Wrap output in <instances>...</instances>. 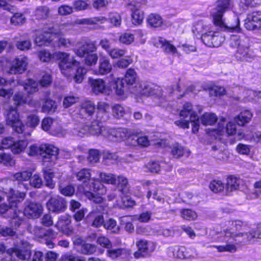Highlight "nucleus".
<instances>
[{
  "label": "nucleus",
  "mask_w": 261,
  "mask_h": 261,
  "mask_svg": "<svg viewBox=\"0 0 261 261\" xmlns=\"http://www.w3.org/2000/svg\"><path fill=\"white\" fill-rule=\"evenodd\" d=\"M233 5L232 0H218L215 7L213 9L211 14L214 24L220 31L230 33H241L239 18L234 16L231 20L226 22L223 17L224 14L230 10Z\"/></svg>",
  "instance_id": "f257e3e1"
},
{
  "label": "nucleus",
  "mask_w": 261,
  "mask_h": 261,
  "mask_svg": "<svg viewBox=\"0 0 261 261\" xmlns=\"http://www.w3.org/2000/svg\"><path fill=\"white\" fill-rule=\"evenodd\" d=\"M64 27V25H61L59 31L52 27L44 28L42 32H37L34 40L35 43L38 46H48L57 36L59 47H70L73 46L74 41L73 40L61 37L58 38L59 35L63 34L62 29Z\"/></svg>",
  "instance_id": "f03ea898"
},
{
  "label": "nucleus",
  "mask_w": 261,
  "mask_h": 261,
  "mask_svg": "<svg viewBox=\"0 0 261 261\" xmlns=\"http://www.w3.org/2000/svg\"><path fill=\"white\" fill-rule=\"evenodd\" d=\"M246 226V223L240 221L235 220L229 221L228 227L223 230V233L228 243H234L238 245L248 244L252 239V236L249 232H241L243 227Z\"/></svg>",
  "instance_id": "7ed1b4c3"
},
{
  "label": "nucleus",
  "mask_w": 261,
  "mask_h": 261,
  "mask_svg": "<svg viewBox=\"0 0 261 261\" xmlns=\"http://www.w3.org/2000/svg\"><path fill=\"white\" fill-rule=\"evenodd\" d=\"M138 86L132 90V93L140 94L146 96L155 95L160 98H167V96L172 95L175 92H180L178 85L170 86L166 89V92L162 91V88L153 83L141 82L138 83Z\"/></svg>",
  "instance_id": "20e7f679"
},
{
  "label": "nucleus",
  "mask_w": 261,
  "mask_h": 261,
  "mask_svg": "<svg viewBox=\"0 0 261 261\" xmlns=\"http://www.w3.org/2000/svg\"><path fill=\"white\" fill-rule=\"evenodd\" d=\"M28 142L27 139H20L16 141L11 137L3 139L2 145H0V163L5 165H10L12 162L11 155L6 153L4 149L10 148L14 154H18L23 151L28 146Z\"/></svg>",
  "instance_id": "39448f33"
},
{
  "label": "nucleus",
  "mask_w": 261,
  "mask_h": 261,
  "mask_svg": "<svg viewBox=\"0 0 261 261\" xmlns=\"http://www.w3.org/2000/svg\"><path fill=\"white\" fill-rule=\"evenodd\" d=\"M77 193L84 195L88 199L96 203H100L103 199L100 196L106 193L107 190L100 182L82 183L77 186Z\"/></svg>",
  "instance_id": "423d86ee"
},
{
  "label": "nucleus",
  "mask_w": 261,
  "mask_h": 261,
  "mask_svg": "<svg viewBox=\"0 0 261 261\" xmlns=\"http://www.w3.org/2000/svg\"><path fill=\"white\" fill-rule=\"evenodd\" d=\"M179 116L180 119L175 121L174 123L178 126L182 128L189 127L190 121L192 123V132L196 133L199 130L200 120L196 112L193 111L191 103L186 102L180 111Z\"/></svg>",
  "instance_id": "0eeeda50"
},
{
  "label": "nucleus",
  "mask_w": 261,
  "mask_h": 261,
  "mask_svg": "<svg viewBox=\"0 0 261 261\" xmlns=\"http://www.w3.org/2000/svg\"><path fill=\"white\" fill-rule=\"evenodd\" d=\"M230 47L236 49V57L238 60L249 61V39L243 34L231 35L228 41Z\"/></svg>",
  "instance_id": "6e6552de"
},
{
  "label": "nucleus",
  "mask_w": 261,
  "mask_h": 261,
  "mask_svg": "<svg viewBox=\"0 0 261 261\" xmlns=\"http://www.w3.org/2000/svg\"><path fill=\"white\" fill-rule=\"evenodd\" d=\"M137 76L134 69L130 68L127 70L123 79L117 78L115 81V87L117 95H121L125 92L132 93V90L138 86Z\"/></svg>",
  "instance_id": "1a4fd4ad"
},
{
  "label": "nucleus",
  "mask_w": 261,
  "mask_h": 261,
  "mask_svg": "<svg viewBox=\"0 0 261 261\" xmlns=\"http://www.w3.org/2000/svg\"><path fill=\"white\" fill-rule=\"evenodd\" d=\"M59 149L52 145L43 144L38 146L36 144L30 146L28 153L30 156L40 155L43 162L54 163L58 159Z\"/></svg>",
  "instance_id": "9d476101"
},
{
  "label": "nucleus",
  "mask_w": 261,
  "mask_h": 261,
  "mask_svg": "<svg viewBox=\"0 0 261 261\" xmlns=\"http://www.w3.org/2000/svg\"><path fill=\"white\" fill-rule=\"evenodd\" d=\"M25 197L24 192L12 190L11 196L8 199L9 204L4 203L0 205V214L5 218H9L17 210L18 203L21 202Z\"/></svg>",
  "instance_id": "9b49d317"
},
{
  "label": "nucleus",
  "mask_w": 261,
  "mask_h": 261,
  "mask_svg": "<svg viewBox=\"0 0 261 261\" xmlns=\"http://www.w3.org/2000/svg\"><path fill=\"white\" fill-rule=\"evenodd\" d=\"M75 128L76 135L82 137L83 135L89 134L92 135L103 136V130L107 129L108 127L103 126L101 123L95 121L93 118L91 121H81Z\"/></svg>",
  "instance_id": "f8f14e48"
},
{
  "label": "nucleus",
  "mask_w": 261,
  "mask_h": 261,
  "mask_svg": "<svg viewBox=\"0 0 261 261\" xmlns=\"http://www.w3.org/2000/svg\"><path fill=\"white\" fill-rule=\"evenodd\" d=\"M6 123L11 126L15 132L22 134V136L25 137L31 135L29 131H26L25 127L20 119L16 107H11L7 111Z\"/></svg>",
  "instance_id": "ddd939ff"
},
{
  "label": "nucleus",
  "mask_w": 261,
  "mask_h": 261,
  "mask_svg": "<svg viewBox=\"0 0 261 261\" xmlns=\"http://www.w3.org/2000/svg\"><path fill=\"white\" fill-rule=\"evenodd\" d=\"M145 3V0L132 1L128 4V8L132 11V23L135 25L140 24L144 19V13L140 10L141 6Z\"/></svg>",
  "instance_id": "4468645a"
},
{
  "label": "nucleus",
  "mask_w": 261,
  "mask_h": 261,
  "mask_svg": "<svg viewBox=\"0 0 261 261\" xmlns=\"http://www.w3.org/2000/svg\"><path fill=\"white\" fill-rule=\"evenodd\" d=\"M30 247L28 246L25 249H16L13 253L18 258L22 260L31 259V261H43V254L40 251H34L32 254L30 250Z\"/></svg>",
  "instance_id": "2eb2a0df"
},
{
  "label": "nucleus",
  "mask_w": 261,
  "mask_h": 261,
  "mask_svg": "<svg viewBox=\"0 0 261 261\" xmlns=\"http://www.w3.org/2000/svg\"><path fill=\"white\" fill-rule=\"evenodd\" d=\"M136 246L138 249L134 254L136 258L148 256L155 249V246L153 242L145 240H140L137 241Z\"/></svg>",
  "instance_id": "dca6fc26"
},
{
  "label": "nucleus",
  "mask_w": 261,
  "mask_h": 261,
  "mask_svg": "<svg viewBox=\"0 0 261 261\" xmlns=\"http://www.w3.org/2000/svg\"><path fill=\"white\" fill-rule=\"evenodd\" d=\"M46 207L50 212L60 214L65 211L67 202L64 198L57 196L49 199L46 203Z\"/></svg>",
  "instance_id": "f3484780"
},
{
  "label": "nucleus",
  "mask_w": 261,
  "mask_h": 261,
  "mask_svg": "<svg viewBox=\"0 0 261 261\" xmlns=\"http://www.w3.org/2000/svg\"><path fill=\"white\" fill-rule=\"evenodd\" d=\"M95 105L94 103L90 100H85L81 105V108L78 114V118L81 121H91L93 117L95 112Z\"/></svg>",
  "instance_id": "a211bd4d"
},
{
  "label": "nucleus",
  "mask_w": 261,
  "mask_h": 261,
  "mask_svg": "<svg viewBox=\"0 0 261 261\" xmlns=\"http://www.w3.org/2000/svg\"><path fill=\"white\" fill-rule=\"evenodd\" d=\"M244 27L249 31L261 30V11L248 14L245 20Z\"/></svg>",
  "instance_id": "6ab92c4d"
},
{
  "label": "nucleus",
  "mask_w": 261,
  "mask_h": 261,
  "mask_svg": "<svg viewBox=\"0 0 261 261\" xmlns=\"http://www.w3.org/2000/svg\"><path fill=\"white\" fill-rule=\"evenodd\" d=\"M103 136L112 141H120L127 136V130L124 128H112L107 127L103 130Z\"/></svg>",
  "instance_id": "aec40b11"
},
{
  "label": "nucleus",
  "mask_w": 261,
  "mask_h": 261,
  "mask_svg": "<svg viewBox=\"0 0 261 261\" xmlns=\"http://www.w3.org/2000/svg\"><path fill=\"white\" fill-rule=\"evenodd\" d=\"M43 211L42 205L37 202L27 201L25 203L24 211L22 212L24 217L28 218H37Z\"/></svg>",
  "instance_id": "412c9836"
},
{
  "label": "nucleus",
  "mask_w": 261,
  "mask_h": 261,
  "mask_svg": "<svg viewBox=\"0 0 261 261\" xmlns=\"http://www.w3.org/2000/svg\"><path fill=\"white\" fill-rule=\"evenodd\" d=\"M209 27L206 25H204L202 22H198L195 29H193V31H196L197 33L201 34V41L206 46H207V42L206 40L210 41H212L213 36L215 34V31H209Z\"/></svg>",
  "instance_id": "4be33fe9"
},
{
  "label": "nucleus",
  "mask_w": 261,
  "mask_h": 261,
  "mask_svg": "<svg viewBox=\"0 0 261 261\" xmlns=\"http://www.w3.org/2000/svg\"><path fill=\"white\" fill-rule=\"evenodd\" d=\"M85 220L87 224L94 227L103 226L105 221L103 215L97 211L89 213Z\"/></svg>",
  "instance_id": "5701e85b"
},
{
  "label": "nucleus",
  "mask_w": 261,
  "mask_h": 261,
  "mask_svg": "<svg viewBox=\"0 0 261 261\" xmlns=\"http://www.w3.org/2000/svg\"><path fill=\"white\" fill-rule=\"evenodd\" d=\"M28 63V57L23 55L11 58L3 57L0 60V65H27Z\"/></svg>",
  "instance_id": "b1692460"
},
{
  "label": "nucleus",
  "mask_w": 261,
  "mask_h": 261,
  "mask_svg": "<svg viewBox=\"0 0 261 261\" xmlns=\"http://www.w3.org/2000/svg\"><path fill=\"white\" fill-rule=\"evenodd\" d=\"M53 58H55V60L59 61L62 64L69 65H75L77 62L72 56L65 52H56L53 54Z\"/></svg>",
  "instance_id": "393cba45"
},
{
  "label": "nucleus",
  "mask_w": 261,
  "mask_h": 261,
  "mask_svg": "<svg viewBox=\"0 0 261 261\" xmlns=\"http://www.w3.org/2000/svg\"><path fill=\"white\" fill-rule=\"evenodd\" d=\"M97 47L94 41L86 42L79 48L74 50L75 54L80 57H83L89 53L96 51Z\"/></svg>",
  "instance_id": "a878e982"
},
{
  "label": "nucleus",
  "mask_w": 261,
  "mask_h": 261,
  "mask_svg": "<svg viewBox=\"0 0 261 261\" xmlns=\"http://www.w3.org/2000/svg\"><path fill=\"white\" fill-rule=\"evenodd\" d=\"M10 224L11 226L17 229L25 221V217L22 212L17 210V209L10 216Z\"/></svg>",
  "instance_id": "bb28decb"
},
{
  "label": "nucleus",
  "mask_w": 261,
  "mask_h": 261,
  "mask_svg": "<svg viewBox=\"0 0 261 261\" xmlns=\"http://www.w3.org/2000/svg\"><path fill=\"white\" fill-rule=\"evenodd\" d=\"M129 253L128 251L124 248H112L107 249L106 252L107 256L113 259L119 258H125Z\"/></svg>",
  "instance_id": "cd10ccee"
},
{
  "label": "nucleus",
  "mask_w": 261,
  "mask_h": 261,
  "mask_svg": "<svg viewBox=\"0 0 261 261\" xmlns=\"http://www.w3.org/2000/svg\"><path fill=\"white\" fill-rule=\"evenodd\" d=\"M35 233L40 237H47L50 239H55L58 234V232L55 231L52 229L44 230L41 226H36L34 229Z\"/></svg>",
  "instance_id": "c85d7f7f"
},
{
  "label": "nucleus",
  "mask_w": 261,
  "mask_h": 261,
  "mask_svg": "<svg viewBox=\"0 0 261 261\" xmlns=\"http://www.w3.org/2000/svg\"><path fill=\"white\" fill-rule=\"evenodd\" d=\"M117 188L123 194H127L130 191V187L127 179L123 176L120 175L116 178Z\"/></svg>",
  "instance_id": "c756f323"
},
{
  "label": "nucleus",
  "mask_w": 261,
  "mask_h": 261,
  "mask_svg": "<svg viewBox=\"0 0 261 261\" xmlns=\"http://www.w3.org/2000/svg\"><path fill=\"white\" fill-rule=\"evenodd\" d=\"M43 177L45 182V185L48 188L53 189L55 187V182L53 180L55 176L51 169L44 168L42 169Z\"/></svg>",
  "instance_id": "7c9ffc66"
},
{
  "label": "nucleus",
  "mask_w": 261,
  "mask_h": 261,
  "mask_svg": "<svg viewBox=\"0 0 261 261\" xmlns=\"http://www.w3.org/2000/svg\"><path fill=\"white\" fill-rule=\"evenodd\" d=\"M70 220L66 217H62L58 222V225L61 227L63 232L66 236L71 235L72 232V228L69 226Z\"/></svg>",
  "instance_id": "2f4dec72"
},
{
  "label": "nucleus",
  "mask_w": 261,
  "mask_h": 261,
  "mask_svg": "<svg viewBox=\"0 0 261 261\" xmlns=\"http://www.w3.org/2000/svg\"><path fill=\"white\" fill-rule=\"evenodd\" d=\"M252 115L248 110H245L241 112L240 114L234 118V123H237L239 125H244L248 123L251 119Z\"/></svg>",
  "instance_id": "473e14b6"
},
{
  "label": "nucleus",
  "mask_w": 261,
  "mask_h": 261,
  "mask_svg": "<svg viewBox=\"0 0 261 261\" xmlns=\"http://www.w3.org/2000/svg\"><path fill=\"white\" fill-rule=\"evenodd\" d=\"M110 110L109 105L105 102L100 101L97 105V112L99 114H102V116H99L103 121H107L109 119L108 111Z\"/></svg>",
  "instance_id": "72a5a7b5"
},
{
  "label": "nucleus",
  "mask_w": 261,
  "mask_h": 261,
  "mask_svg": "<svg viewBox=\"0 0 261 261\" xmlns=\"http://www.w3.org/2000/svg\"><path fill=\"white\" fill-rule=\"evenodd\" d=\"M91 85L93 91L96 94L100 93H106L105 83L102 80H93L91 83Z\"/></svg>",
  "instance_id": "f704fd0d"
},
{
  "label": "nucleus",
  "mask_w": 261,
  "mask_h": 261,
  "mask_svg": "<svg viewBox=\"0 0 261 261\" xmlns=\"http://www.w3.org/2000/svg\"><path fill=\"white\" fill-rule=\"evenodd\" d=\"M49 12L50 10L47 6H39L34 11V16L37 19H45L49 16Z\"/></svg>",
  "instance_id": "c9c22d12"
},
{
  "label": "nucleus",
  "mask_w": 261,
  "mask_h": 261,
  "mask_svg": "<svg viewBox=\"0 0 261 261\" xmlns=\"http://www.w3.org/2000/svg\"><path fill=\"white\" fill-rule=\"evenodd\" d=\"M57 109V105L55 101L47 99L42 107V111L44 113L53 114Z\"/></svg>",
  "instance_id": "e433bc0d"
},
{
  "label": "nucleus",
  "mask_w": 261,
  "mask_h": 261,
  "mask_svg": "<svg viewBox=\"0 0 261 261\" xmlns=\"http://www.w3.org/2000/svg\"><path fill=\"white\" fill-rule=\"evenodd\" d=\"M217 120V117L214 113H205L200 118V122L203 125H213Z\"/></svg>",
  "instance_id": "4c0bfd02"
},
{
  "label": "nucleus",
  "mask_w": 261,
  "mask_h": 261,
  "mask_svg": "<svg viewBox=\"0 0 261 261\" xmlns=\"http://www.w3.org/2000/svg\"><path fill=\"white\" fill-rule=\"evenodd\" d=\"M159 41L166 53L172 55H178L176 48L174 45L170 44L168 41L164 38H159Z\"/></svg>",
  "instance_id": "58836bf2"
},
{
  "label": "nucleus",
  "mask_w": 261,
  "mask_h": 261,
  "mask_svg": "<svg viewBox=\"0 0 261 261\" xmlns=\"http://www.w3.org/2000/svg\"><path fill=\"white\" fill-rule=\"evenodd\" d=\"M91 177L90 170L87 168H84L80 170L76 174V178L77 180L85 183L90 180Z\"/></svg>",
  "instance_id": "ea45409f"
},
{
  "label": "nucleus",
  "mask_w": 261,
  "mask_h": 261,
  "mask_svg": "<svg viewBox=\"0 0 261 261\" xmlns=\"http://www.w3.org/2000/svg\"><path fill=\"white\" fill-rule=\"evenodd\" d=\"M99 177L101 181L103 182L115 185L117 182V179L115 175L106 172H99Z\"/></svg>",
  "instance_id": "a19ab883"
},
{
  "label": "nucleus",
  "mask_w": 261,
  "mask_h": 261,
  "mask_svg": "<svg viewBox=\"0 0 261 261\" xmlns=\"http://www.w3.org/2000/svg\"><path fill=\"white\" fill-rule=\"evenodd\" d=\"M206 41L207 42V46L217 47L224 42V38L218 32H215L212 41H210L208 40H206Z\"/></svg>",
  "instance_id": "79ce46f5"
},
{
  "label": "nucleus",
  "mask_w": 261,
  "mask_h": 261,
  "mask_svg": "<svg viewBox=\"0 0 261 261\" xmlns=\"http://www.w3.org/2000/svg\"><path fill=\"white\" fill-rule=\"evenodd\" d=\"M218 128V132L220 133H223L224 130H226L227 134L228 135H232L235 134L236 133V124L231 122H229L226 125V127H224V125L219 124Z\"/></svg>",
  "instance_id": "37998d69"
},
{
  "label": "nucleus",
  "mask_w": 261,
  "mask_h": 261,
  "mask_svg": "<svg viewBox=\"0 0 261 261\" xmlns=\"http://www.w3.org/2000/svg\"><path fill=\"white\" fill-rule=\"evenodd\" d=\"M148 24L153 27H159L162 24V19L161 16L158 14H150L147 19Z\"/></svg>",
  "instance_id": "c03bdc74"
},
{
  "label": "nucleus",
  "mask_w": 261,
  "mask_h": 261,
  "mask_svg": "<svg viewBox=\"0 0 261 261\" xmlns=\"http://www.w3.org/2000/svg\"><path fill=\"white\" fill-rule=\"evenodd\" d=\"M116 224V221L114 219L111 218L106 221H104L103 226L106 229L116 233L119 231V227L117 226Z\"/></svg>",
  "instance_id": "a18cd8bd"
},
{
  "label": "nucleus",
  "mask_w": 261,
  "mask_h": 261,
  "mask_svg": "<svg viewBox=\"0 0 261 261\" xmlns=\"http://www.w3.org/2000/svg\"><path fill=\"white\" fill-rule=\"evenodd\" d=\"M109 20L108 19L103 16H98L96 17L93 18H87L83 19L81 20L80 23L82 24H96L98 22L100 23H105V22Z\"/></svg>",
  "instance_id": "49530a36"
},
{
  "label": "nucleus",
  "mask_w": 261,
  "mask_h": 261,
  "mask_svg": "<svg viewBox=\"0 0 261 261\" xmlns=\"http://www.w3.org/2000/svg\"><path fill=\"white\" fill-rule=\"evenodd\" d=\"M181 217L187 220H194L197 217L196 213L191 209H182L180 211Z\"/></svg>",
  "instance_id": "de8ad7c7"
},
{
  "label": "nucleus",
  "mask_w": 261,
  "mask_h": 261,
  "mask_svg": "<svg viewBox=\"0 0 261 261\" xmlns=\"http://www.w3.org/2000/svg\"><path fill=\"white\" fill-rule=\"evenodd\" d=\"M96 250V246L89 244L84 243L82 245L80 248V252L83 254H92Z\"/></svg>",
  "instance_id": "09e8293b"
},
{
  "label": "nucleus",
  "mask_w": 261,
  "mask_h": 261,
  "mask_svg": "<svg viewBox=\"0 0 261 261\" xmlns=\"http://www.w3.org/2000/svg\"><path fill=\"white\" fill-rule=\"evenodd\" d=\"M38 83L31 80H28L23 86V89L29 93L33 94L37 91Z\"/></svg>",
  "instance_id": "8fccbe9b"
},
{
  "label": "nucleus",
  "mask_w": 261,
  "mask_h": 261,
  "mask_svg": "<svg viewBox=\"0 0 261 261\" xmlns=\"http://www.w3.org/2000/svg\"><path fill=\"white\" fill-rule=\"evenodd\" d=\"M38 57L40 60L43 62L48 63L55 60L53 58V54L51 55L48 51L46 50H41L39 51Z\"/></svg>",
  "instance_id": "3c124183"
},
{
  "label": "nucleus",
  "mask_w": 261,
  "mask_h": 261,
  "mask_svg": "<svg viewBox=\"0 0 261 261\" xmlns=\"http://www.w3.org/2000/svg\"><path fill=\"white\" fill-rule=\"evenodd\" d=\"M239 186V183L237 178L233 176H230L228 177L226 183V188L227 190L232 191L237 189Z\"/></svg>",
  "instance_id": "603ef678"
},
{
  "label": "nucleus",
  "mask_w": 261,
  "mask_h": 261,
  "mask_svg": "<svg viewBox=\"0 0 261 261\" xmlns=\"http://www.w3.org/2000/svg\"><path fill=\"white\" fill-rule=\"evenodd\" d=\"M32 175V173L31 172L24 171L14 174L13 177L15 180L18 181H23L30 179Z\"/></svg>",
  "instance_id": "864d4df0"
},
{
  "label": "nucleus",
  "mask_w": 261,
  "mask_h": 261,
  "mask_svg": "<svg viewBox=\"0 0 261 261\" xmlns=\"http://www.w3.org/2000/svg\"><path fill=\"white\" fill-rule=\"evenodd\" d=\"M172 252L173 256L175 257L180 259H184V251H186V247L183 246H174L169 248Z\"/></svg>",
  "instance_id": "5fc2aeb1"
},
{
  "label": "nucleus",
  "mask_w": 261,
  "mask_h": 261,
  "mask_svg": "<svg viewBox=\"0 0 261 261\" xmlns=\"http://www.w3.org/2000/svg\"><path fill=\"white\" fill-rule=\"evenodd\" d=\"M111 66H97L94 69L95 74L97 75H107L109 74V77H111L113 76V74L112 72Z\"/></svg>",
  "instance_id": "6e6d98bb"
},
{
  "label": "nucleus",
  "mask_w": 261,
  "mask_h": 261,
  "mask_svg": "<svg viewBox=\"0 0 261 261\" xmlns=\"http://www.w3.org/2000/svg\"><path fill=\"white\" fill-rule=\"evenodd\" d=\"M60 192L66 196H71L73 195L75 192V189L73 186L69 185L66 186H63L60 185L59 186Z\"/></svg>",
  "instance_id": "4d7b16f0"
},
{
  "label": "nucleus",
  "mask_w": 261,
  "mask_h": 261,
  "mask_svg": "<svg viewBox=\"0 0 261 261\" xmlns=\"http://www.w3.org/2000/svg\"><path fill=\"white\" fill-rule=\"evenodd\" d=\"M25 17L21 13H16L11 18V22L14 25L23 24L25 21Z\"/></svg>",
  "instance_id": "13d9d810"
},
{
  "label": "nucleus",
  "mask_w": 261,
  "mask_h": 261,
  "mask_svg": "<svg viewBox=\"0 0 261 261\" xmlns=\"http://www.w3.org/2000/svg\"><path fill=\"white\" fill-rule=\"evenodd\" d=\"M209 187L210 189L215 193L222 191L224 189V184L221 180H213L210 184Z\"/></svg>",
  "instance_id": "bf43d9fd"
},
{
  "label": "nucleus",
  "mask_w": 261,
  "mask_h": 261,
  "mask_svg": "<svg viewBox=\"0 0 261 261\" xmlns=\"http://www.w3.org/2000/svg\"><path fill=\"white\" fill-rule=\"evenodd\" d=\"M100 157L99 152L96 149H90L89 151V155L87 160L90 163L93 164L99 161Z\"/></svg>",
  "instance_id": "052dcab7"
},
{
  "label": "nucleus",
  "mask_w": 261,
  "mask_h": 261,
  "mask_svg": "<svg viewBox=\"0 0 261 261\" xmlns=\"http://www.w3.org/2000/svg\"><path fill=\"white\" fill-rule=\"evenodd\" d=\"M30 179V186L33 187L40 188L43 185L42 179L38 174H35L31 176Z\"/></svg>",
  "instance_id": "680f3d73"
},
{
  "label": "nucleus",
  "mask_w": 261,
  "mask_h": 261,
  "mask_svg": "<svg viewBox=\"0 0 261 261\" xmlns=\"http://www.w3.org/2000/svg\"><path fill=\"white\" fill-rule=\"evenodd\" d=\"M86 72L87 69L84 66H78L76 69V73L74 75L75 82L77 83H81Z\"/></svg>",
  "instance_id": "e2e57ef3"
},
{
  "label": "nucleus",
  "mask_w": 261,
  "mask_h": 261,
  "mask_svg": "<svg viewBox=\"0 0 261 261\" xmlns=\"http://www.w3.org/2000/svg\"><path fill=\"white\" fill-rule=\"evenodd\" d=\"M79 101V98L74 96H67L64 97L63 106L64 108H68Z\"/></svg>",
  "instance_id": "0e129e2a"
},
{
  "label": "nucleus",
  "mask_w": 261,
  "mask_h": 261,
  "mask_svg": "<svg viewBox=\"0 0 261 261\" xmlns=\"http://www.w3.org/2000/svg\"><path fill=\"white\" fill-rule=\"evenodd\" d=\"M185 152L184 147L178 144L174 145L171 149V153L173 156L175 158H178L182 156Z\"/></svg>",
  "instance_id": "69168bd1"
},
{
  "label": "nucleus",
  "mask_w": 261,
  "mask_h": 261,
  "mask_svg": "<svg viewBox=\"0 0 261 261\" xmlns=\"http://www.w3.org/2000/svg\"><path fill=\"white\" fill-rule=\"evenodd\" d=\"M40 120L38 117L35 114H31L27 117V125L32 128L35 127L38 125Z\"/></svg>",
  "instance_id": "338daca9"
},
{
  "label": "nucleus",
  "mask_w": 261,
  "mask_h": 261,
  "mask_svg": "<svg viewBox=\"0 0 261 261\" xmlns=\"http://www.w3.org/2000/svg\"><path fill=\"white\" fill-rule=\"evenodd\" d=\"M108 19L113 26L118 27L121 24V18L117 13L110 14Z\"/></svg>",
  "instance_id": "774afa93"
}]
</instances>
